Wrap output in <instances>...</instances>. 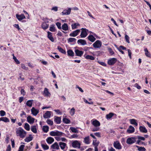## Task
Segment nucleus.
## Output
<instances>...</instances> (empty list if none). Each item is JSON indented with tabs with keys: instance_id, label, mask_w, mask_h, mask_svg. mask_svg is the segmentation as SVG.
Listing matches in <instances>:
<instances>
[{
	"instance_id": "nucleus-2",
	"label": "nucleus",
	"mask_w": 151,
	"mask_h": 151,
	"mask_svg": "<svg viewBox=\"0 0 151 151\" xmlns=\"http://www.w3.org/2000/svg\"><path fill=\"white\" fill-rule=\"evenodd\" d=\"M63 134V133L58 131H51L50 133V135L53 136H62Z\"/></svg>"
},
{
	"instance_id": "nucleus-19",
	"label": "nucleus",
	"mask_w": 151,
	"mask_h": 151,
	"mask_svg": "<svg viewBox=\"0 0 151 151\" xmlns=\"http://www.w3.org/2000/svg\"><path fill=\"white\" fill-rule=\"evenodd\" d=\"M47 33L48 38L52 42H54V40L53 37L52 36V33L49 32H48Z\"/></svg>"
},
{
	"instance_id": "nucleus-28",
	"label": "nucleus",
	"mask_w": 151,
	"mask_h": 151,
	"mask_svg": "<svg viewBox=\"0 0 151 151\" xmlns=\"http://www.w3.org/2000/svg\"><path fill=\"white\" fill-rule=\"evenodd\" d=\"M68 55L69 56H73L74 55V53L73 51L71 50H68L67 52Z\"/></svg>"
},
{
	"instance_id": "nucleus-56",
	"label": "nucleus",
	"mask_w": 151,
	"mask_h": 151,
	"mask_svg": "<svg viewBox=\"0 0 151 151\" xmlns=\"http://www.w3.org/2000/svg\"><path fill=\"white\" fill-rule=\"evenodd\" d=\"M21 67L22 68L24 69L25 70H27L28 69V68L26 67L25 65L24 64H21Z\"/></svg>"
},
{
	"instance_id": "nucleus-51",
	"label": "nucleus",
	"mask_w": 151,
	"mask_h": 151,
	"mask_svg": "<svg viewBox=\"0 0 151 151\" xmlns=\"http://www.w3.org/2000/svg\"><path fill=\"white\" fill-rule=\"evenodd\" d=\"M47 123L50 125H52L53 124V122L50 119H48L47 121Z\"/></svg>"
},
{
	"instance_id": "nucleus-1",
	"label": "nucleus",
	"mask_w": 151,
	"mask_h": 151,
	"mask_svg": "<svg viewBox=\"0 0 151 151\" xmlns=\"http://www.w3.org/2000/svg\"><path fill=\"white\" fill-rule=\"evenodd\" d=\"M17 135L21 138H24L26 136L27 132L21 127H19L16 130Z\"/></svg>"
},
{
	"instance_id": "nucleus-15",
	"label": "nucleus",
	"mask_w": 151,
	"mask_h": 151,
	"mask_svg": "<svg viewBox=\"0 0 151 151\" xmlns=\"http://www.w3.org/2000/svg\"><path fill=\"white\" fill-rule=\"evenodd\" d=\"M35 119L30 116L27 118V121L30 124H32L34 122Z\"/></svg>"
},
{
	"instance_id": "nucleus-20",
	"label": "nucleus",
	"mask_w": 151,
	"mask_h": 151,
	"mask_svg": "<svg viewBox=\"0 0 151 151\" xmlns=\"http://www.w3.org/2000/svg\"><path fill=\"white\" fill-rule=\"evenodd\" d=\"M51 147L52 149H54L59 150V146L58 143L57 142H55L54 144L52 145Z\"/></svg>"
},
{
	"instance_id": "nucleus-5",
	"label": "nucleus",
	"mask_w": 151,
	"mask_h": 151,
	"mask_svg": "<svg viewBox=\"0 0 151 151\" xmlns=\"http://www.w3.org/2000/svg\"><path fill=\"white\" fill-rule=\"evenodd\" d=\"M80 143L77 140L74 141L72 143V146L74 148H80Z\"/></svg>"
},
{
	"instance_id": "nucleus-24",
	"label": "nucleus",
	"mask_w": 151,
	"mask_h": 151,
	"mask_svg": "<svg viewBox=\"0 0 151 151\" xmlns=\"http://www.w3.org/2000/svg\"><path fill=\"white\" fill-rule=\"evenodd\" d=\"M77 42L78 44L80 43L81 45H84L86 44V41L83 40L79 39L78 40Z\"/></svg>"
},
{
	"instance_id": "nucleus-4",
	"label": "nucleus",
	"mask_w": 151,
	"mask_h": 151,
	"mask_svg": "<svg viewBox=\"0 0 151 151\" xmlns=\"http://www.w3.org/2000/svg\"><path fill=\"white\" fill-rule=\"evenodd\" d=\"M136 138L135 137H129L127 140V143L129 144H131L134 143L136 142Z\"/></svg>"
},
{
	"instance_id": "nucleus-52",
	"label": "nucleus",
	"mask_w": 151,
	"mask_h": 151,
	"mask_svg": "<svg viewBox=\"0 0 151 151\" xmlns=\"http://www.w3.org/2000/svg\"><path fill=\"white\" fill-rule=\"evenodd\" d=\"M24 145H22L20 146L19 147V149L18 151H23L24 148Z\"/></svg>"
},
{
	"instance_id": "nucleus-38",
	"label": "nucleus",
	"mask_w": 151,
	"mask_h": 151,
	"mask_svg": "<svg viewBox=\"0 0 151 151\" xmlns=\"http://www.w3.org/2000/svg\"><path fill=\"white\" fill-rule=\"evenodd\" d=\"M3 121L5 122H9V120L8 118L6 117H2L0 118V121Z\"/></svg>"
},
{
	"instance_id": "nucleus-53",
	"label": "nucleus",
	"mask_w": 151,
	"mask_h": 151,
	"mask_svg": "<svg viewBox=\"0 0 151 151\" xmlns=\"http://www.w3.org/2000/svg\"><path fill=\"white\" fill-rule=\"evenodd\" d=\"M13 59L14 60L15 62H16L17 64H19L20 63V62L14 56H13Z\"/></svg>"
},
{
	"instance_id": "nucleus-61",
	"label": "nucleus",
	"mask_w": 151,
	"mask_h": 151,
	"mask_svg": "<svg viewBox=\"0 0 151 151\" xmlns=\"http://www.w3.org/2000/svg\"><path fill=\"white\" fill-rule=\"evenodd\" d=\"M21 94H22L23 96H24L25 95L26 93L24 90L23 89H21Z\"/></svg>"
},
{
	"instance_id": "nucleus-27",
	"label": "nucleus",
	"mask_w": 151,
	"mask_h": 151,
	"mask_svg": "<svg viewBox=\"0 0 151 151\" xmlns=\"http://www.w3.org/2000/svg\"><path fill=\"white\" fill-rule=\"evenodd\" d=\"M41 26L42 29H46L48 27L49 24L46 22H43L42 23Z\"/></svg>"
},
{
	"instance_id": "nucleus-25",
	"label": "nucleus",
	"mask_w": 151,
	"mask_h": 151,
	"mask_svg": "<svg viewBox=\"0 0 151 151\" xmlns=\"http://www.w3.org/2000/svg\"><path fill=\"white\" fill-rule=\"evenodd\" d=\"M62 29L65 31H67L68 29V27L66 23H64L62 26Z\"/></svg>"
},
{
	"instance_id": "nucleus-50",
	"label": "nucleus",
	"mask_w": 151,
	"mask_h": 151,
	"mask_svg": "<svg viewBox=\"0 0 151 151\" xmlns=\"http://www.w3.org/2000/svg\"><path fill=\"white\" fill-rule=\"evenodd\" d=\"M125 38L126 40V41L128 43H130V41L129 40V36L128 35H126L125 36Z\"/></svg>"
},
{
	"instance_id": "nucleus-63",
	"label": "nucleus",
	"mask_w": 151,
	"mask_h": 151,
	"mask_svg": "<svg viewBox=\"0 0 151 151\" xmlns=\"http://www.w3.org/2000/svg\"><path fill=\"white\" fill-rule=\"evenodd\" d=\"M99 128L98 127H96V128H93L92 130V131L93 132H95L96 131H97L99 130Z\"/></svg>"
},
{
	"instance_id": "nucleus-40",
	"label": "nucleus",
	"mask_w": 151,
	"mask_h": 151,
	"mask_svg": "<svg viewBox=\"0 0 151 151\" xmlns=\"http://www.w3.org/2000/svg\"><path fill=\"white\" fill-rule=\"evenodd\" d=\"M33 100H29L26 103V105L27 106L30 107L32 106Z\"/></svg>"
},
{
	"instance_id": "nucleus-23",
	"label": "nucleus",
	"mask_w": 151,
	"mask_h": 151,
	"mask_svg": "<svg viewBox=\"0 0 151 151\" xmlns=\"http://www.w3.org/2000/svg\"><path fill=\"white\" fill-rule=\"evenodd\" d=\"M139 129L140 131L142 133H146L147 132V130L145 127L140 126L139 127Z\"/></svg>"
},
{
	"instance_id": "nucleus-21",
	"label": "nucleus",
	"mask_w": 151,
	"mask_h": 151,
	"mask_svg": "<svg viewBox=\"0 0 151 151\" xmlns=\"http://www.w3.org/2000/svg\"><path fill=\"white\" fill-rule=\"evenodd\" d=\"M51 112L50 111H47L43 115L44 118H50L51 116Z\"/></svg>"
},
{
	"instance_id": "nucleus-3",
	"label": "nucleus",
	"mask_w": 151,
	"mask_h": 151,
	"mask_svg": "<svg viewBox=\"0 0 151 151\" xmlns=\"http://www.w3.org/2000/svg\"><path fill=\"white\" fill-rule=\"evenodd\" d=\"M101 45V42L99 40H97L93 44V46L95 48H99Z\"/></svg>"
},
{
	"instance_id": "nucleus-29",
	"label": "nucleus",
	"mask_w": 151,
	"mask_h": 151,
	"mask_svg": "<svg viewBox=\"0 0 151 151\" xmlns=\"http://www.w3.org/2000/svg\"><path fill=\"white\" fill-rule=\"evenodd\" d=\"M84 56L87 60H93L94 59V58L91 55H87L86 56L85 55H84Z\"/></svg>"
},
{
	"instance_id": "nucleus-59",
	"label": "nucleus",
	"mask_w": 151,
	"mask_h": 151,
	"mask_svg": "<svg viewBox=\"0 0 151 151\" xmlns=\"http://www.w3.org/2000/svg\"><path fill=\"white\" fill-rule=\"evenodd\" d=\"M14 26L15 28L18 29L19 31H20V28L18 24H15Z\"/></svg>"
},
{
	"instance_id": "nucleus-11",
	"label": "nucleus",
	"mask_w": 151,
	"mask_h": 151,
	"mask_svg": "<svg viewBox=\"0 0 151 151\" xmlns=\"http://www.w3.org/2000/svg\"><path fill=\"white\" fill-rule=\"evenodd\" d=\"M71 11V9L68 8V9H65L61 13L63 15H68L70 14Z\"/></svg>"
},
{
	"instance_id": "nucleus-7",
	"label": "nucleus",
	"mask_w": 151,
	"mask_h": 151,
	"mask_svg": "<svg viewBox=\"0 0 151 151\" xmlns=\"http://www.w3.org/2000/svg\"><path fill=\"white\" fill-rule=\"evenodd\" d=\"M117 61V59L115 58H113L109 59L108 61V63L109 65H112L114 64Z\"/></svg>"
},
{
	"instance_id": "nucleus-45",
	"label": "nucleus",
	"mask_w": 151,
	"mask_h": 151,
	"mask_svg": "<svg viewBox=\"0 0 151 151\" xmlns=\"http://www.w3.org/2000/svg\"><path fill=\"white\" fill-rule=\"evenodd\" d=\"M63 122L65 124H69L70 122V121L68 119L66 118H63Z\"/></svg>"
},
{
	"instance_id": "nucleus-33",
	"label": "nucleus",
	"mask_w": 151,
	"mask_h": 151,
	"mask_svg": "<svg viewBox=\"0 0 151 151\" xmlns=\"http://www.w3.org/2000/svg\"><path fill=\"white\" fill-rule=\"evenodd\" d=\"M49 30L52 32H54L55 31V28L54 24L51 25L50 27Z\"/></svg>"
},
{
	"instance_id": "nucleus-6",
	"label": "nucleus",
	"mask_w": 151,
	"mask_h": 151,
	"mask_svg": "<svg viewBox=\"0 0 151 151\" xmlns=\"http://www.w3.org/2000/svg\"><path fill=\"white\" fill-rule=\"evenodd\" d=\"M113 146L115 148L118 150L121 149L122 148L121 144L118 141L114 142L113 144Z\"/></svg>"
},
{
	"instance_id": "nucleus-41",
	"label": "nucleus",
	"mask_w": 151,
	"mask_h": 151,
	"mask_svg": "<svg viewBox=\"0 0 151 151\" xmlns=\"http://www.w3.org/2000/svg\"><path fill=\"white\" fill-rule=\"evenodd\" d=\"M43 131L45 132H47L49 130V127L47 126H44L42 129Z\"/></svg>"
},
{
	"instance_id": "nucleus-36",
	"label": "nucleus",
	"mask_w": 151,
	"mask_h": 151,
	"mask_svg": "<svg viewBox=\"0 0 151 151\" xmlns=\"http://www.w3.org/2000/svg\"><path fill=\"white\" fill-rule=\"evenodd\" d=\"M78 26H80V24L78 23H75L72 24L71 25L72 29H74L77 28Z\"/></svg>"
},
{
	"instance_id": "nucleus-30",
	"label": "nucleus",
	"mask_w": 151,
	"mask_h": 151,
	"mask_svg": "<svg viewBox=\"0 0 151 151\" xmlns=\"http://www.w3.org/2000/svg\"><path fill=\"white\" fill-rule=\"evenodd\" d=\"M114 114L113 113H110L109 114L106 115V118L107 119H110Z\"/></svg>"
},
{
	"instance_id": "nucleus-49",
	"label": "nucleus",
	"mask_w": 151,
	"mask_h": 151,
	"mask_svg": "<svg viewBox=\"0 0 151 151\" xmlns=\"http://www.w3.org/2000/svg\"><path fill=\"white\" fill-rule=\"evenodd\" d=\"M42 147L45 150H47L49 149V146L46 145L42 144Z\"/></svg>"
},
{
	"instance_id": "nucleus-62",
	"label": "nucleus",
	"mask_w": 151,
	"mask_h": 151,
	"mask_svg": "<svg viewBox=\"0 0 151 151\" xmlns=\"http://www.w3.org/2000/svg\"><path fill=\"white\" fill-rule=\"evenodd\" d=\"M54 111L56 112L58 114H62V112L60 111L58 109L54 110Z\"/></svg>"
},
{
	"instance_id": "nucleus-39",
	"label": "nucleus",
	"mask_w": 151,
	"mask_h": 151,
	"mask_svg": "<svg viewBox=\"0 0 151 151\" xmlns=\"http://www.w3.org/2000/svg\"><path fill=\"white\" fill-rule=\"evenodd\" d=\"M54 121L57 124H59L61 122V118L60 117H57L55 118Z\"/></svg>"
},
{
	"instance_id": "nucleus-14",
	"label": "nucleus",
	"mask_w": 151,
	"mask_h": 151,
	"mask_svg": "<svg viewBox=\"0 0 151 151\" xmlns=\"http://www.w3.org/2000/svg\"><path fill=\"white\" fill-rule=\"evenodd\" d=\"M31 111L32 114L35 116L37 115L39 112V110L38 109H35L34 107L32 108Z\"/></svg>"
},
{
	"instance_id": "nucleus-26",
	"label": "nucleus",
	"mask_w": 151,
	"mask_h": 151,
	"mask_svg": "<svg viewBox=\"0 0 151 151\" xmlns=\"http://www.w3.org/2000/svg\"><path fill=\"white\" fill-rule=\"evenodd\" d=\"M88 39L90 41L93 42L96 40V38L92 35H90L88 37Z\"/></svg>"
},
{
	"instance_id": "nucleus-22",
	"label": "nucleus",
	"mask_w": 151,
	"mask_h": 151,
	"mask_svg": "<svg viewBox=\"0 0 151 151\" xmlns=\"http://www.w3.org/2000/svg\"><path fill=\"white\" fill-rule=\"evenodd\" d=\"M46 140L48 144H51L54 141V139L51 137H49Z\"/></svg>"
},
{
	"instance_id": "nucleus-48",
	"label": "nucleus",
	"mask_w": 151,
	"mask_h": 151,
	"mask_svg": "<svg viewBox=\"0 0 151 151\" xmlns=\"http://www.w3.org/2000/svg\"><path fill=\"white\" fill-rule=\"evenodd\" d=\"M24 127L27 131H29L30 130L29 125L27 123H26L25 124Z\"/></svg>"
},
{
	"instance_id": "nucleus-9",
	"label": "nucleus",
	"mask_w": 151,
	"mask_h": 151,
	"mask_svg": "<svg viewBox=\"0 0 151 151\" xmlns=\"http://www.w3.org/2000/svg\"><path fill=\"white\" fill-rule=\"evenodd\" d=\"M80 32V29H77L75 31H74L73 32L70 33L69 35L71 37H75L77 36Z\"/></svg>"
},
{
	"instance_id": "nucleus-31",
	"label": "nucleus",
	"mask_w": 151,
	"mask_h": 151,
	"mask_svg": "<svg viewBox=\"0 0 151 151\" xmlns=\"http://www.w3.org/2000/svg\"><path fill=\"white\" fill-rule=\"evenodd\" d=\"M144 51L145 52V54L146 56L150 58L151 54L149 52L147 49V48L145 49Z\"/></svg>"
},
{
	"instance_id": "nucleus-16",
	"label": "nucleus",
	"mask_w": 151,
	"mask_h": 151,
	"mask_svg": "<svg viewBox=\"0 0 151 151\" xmlns=\"http://www.w3.org/2000/svg\"><path fill=\"white\" fill-rule=\"evenodd\" d=\"M33 138L32 135L31 134H30L29 135V137H27L24 139V141L28 142L32 141Z\"/></svg>"
},
{
	"instance_id": "nucleus-8",
	"label": "nucleus",
	"mask_w": 151,
	"mask_h": 151,
	"mask_svg": "<svg viewBox=\"0 0 151 151\" xmlns=\"http://www.w3.org/2000/svg\"><path fill=\"white\" fill-rule=\"evenodd\" d=\"M82 31L81 32L80 36L81 38H84L86 37L87 35V33L86 29L82 28L81 29Z\"/></svg>"
},
{
	"instance_id": "nucleus-46",
	"label": "nucleus",
	"mask_w": 151,
	"mask_h": 151,
	"mask_svg": "<svg viewBox=\"0 0 151 151\" xmlns=\"http://www.w3.org/2000/svg\"><path fill=\"white\" fill-rule=\"evenodd\" d=\"M75 109L74 108H73V107L72 108L70 109V114L71 116H73L74 114L75 113Z\"/></svg>"
},
{
	"instance_id": "nucleus-18",
	"label": "nucleus",
	"mask_w": 151,
	"mask_h": 151,
	"mask_svg": "<svg viewBox=\"0 0 151 151\" xmlns=\"http://www.w3.org/2000/svg\"><path fill=\"white\" fill-rule=\"evenodd\" d=\"M16 16L17 18L19 21H21L25 18V17L23 14H22L20 15L16 14Z\"/></svg>"
},
{
	"instance_id": "nucleus-44",
	"label": "nucleus",
	"mask_w": 151,
	"mask_h": 151,
	"mask_svg": "<svg viewBox=\"0 0 151 151\" xmlns=\"http://www.w3.org/2000/svg\"><path fill=\"white\" fill-rule=\"evenodd\" d=\"M70 129L73 132L77 133L78 132V130H77L76 129L73 127H70Z\"/></svg>"
},
{
	"instance_id": "nucleus-32",
	"label": "nucleus",
	"mask_w": 151,
	"mask_h": 151,
	"mask_svg": "<svg viewBox=\"0 0 151 151\" xmlns=\"http://www.w3.org/2000/svg\"><path fill=\"white\" fill-rule=\"evenodd\" d=\"M59 144L61 149L62 150L64 149L66 145V143L63 142H60Z\"/></svg>"
},
{
	"instance_id": "nucleus-17",
	"label": "nucleus",
	"mask_w": 151,
	"mask_h": 151,
	"mask_svg": "<svg viewBox=\"0 0 151 151\" xmlns=\"http://www.w3.org/2000/svg\"><path fill=\"white\" fill-rule=\"evenodd\" d=\"M135 129L132 126H130L127 130V132L129 133H132L134 132Z\"/></svg>"
},
{
	"instance_id": "nucleus-37",
	"label": "nucleus",
	"mask_w": 151,
	"mask_h": 151,
	"mask_svg": "<svg viewBox=\"0 0 151 151\" xmlns=\"http://www.w3.org/2000/svg\"><path fill=\"white\" fill-rule=\"evenodd\" d=\"M31 131L34 133H37V130L36 127L35 126H32L31 127Z\"/></svg>"
},
{
	"instance_id": "nucleus-13",
	"label": "nucleus",
	"mask_w": 151,
	"mask_h": 151,
	"mask_svg": "<svg viewBox=\"0 0 151 151\" xmlns=\"http://www.w3.org/2000/svg\"><path fill=\"white\" fill-rule=\"evenodd\" d=\"M92 124L96 127H98L100 126V122L97 120H93L92 122Z\"/></svg>"
},
{
	"instance_id": "nucleus-55",
	"label": "nucleus",
	"mask_w": 151,
	"mask_h": 151,
	"mask_svg": "<svg viewBox=\"0 0 151 151\" xmlns=\"http://www.w3.org/2000/svg\"><path fill=\"white\" fill-rule=\"evenodd\" d=\"M0 113L1 116H4L6 114L5 111L3 110H1L0 111Z\"/></svg>"
},
{
	"instance_id": "nucleus-57",
	"label": "nucleus",
	"mask_w": 151,
	"mask_h": 151,
	"mask_svg": "<svg viewBox=\"0 0 151 151\" xmlns=\"http://www.w3.org/2000/svg\"><path fill=\"white\" fill-rule=\"evenodd\" d=\"M134 86L138 89H140L141 88L140 86H139L137 83H136L135 84Z\"/></svg>"
},
{
	"instance_id": "nucleus-60",
	"label": "nucleus",
	"mask_w": 151,
	"mask_h": 151,
	"mask_svg": "<svg viewBox=\"0 0 151 151\" xmlns=\"http://www.w3.org/2000/svg\"><path fill=\"white\" fill-rule=\"evenodd\" d=\"M128 53V55L129 57L130 58H131V50L129 49L127 50Z\"/></svg>"
},
{
	"instance_id": "nucleus-12",
	"label": "nucleus",
	"mask_w": 151,
	"mask_h": 151,
	"mask_svg": "<svg viewBox=\"0 0 151 151\" xmlns=\"http://www.w3.org/2000/svg\"><path fill=\"white\" fill-rule=\"evenodd\" d=\"M75 52L76 56L79 57H81L83 53V52L80 51L78 49H76Z\"/></svg>"
},
{
	"instance_id": "nucleus-35",
	"label": "nucleus",
	"mask_w": 151,
	"mask_h": 151,
	"mask_svg": "<svg viewBox=\"0 0 151 151\" xmlns=\"http://www.w3.org/2000/svg\"><path fill=\"white\" fill-rule=\"evenodd\" d=\"M130 123L131 124H134L136 126H137L138 124L136 122V120L134 119H132L130 120Z\"/></svg>"
},
{
	"instance_id": "nucleus-43",
	"label": "nucleus",
	"mask_w": 151,
	"mask_h": 151,
	"mask_svg": "<svg viewBox=\"0 0 151 151\" xmlns=\"http://www.w3.org/2000/svg\"><path fill=\"white\" fill-rule=\"evenodd\" d=\"M136 147L138 148V150L139 151H145L146 149L144 147H139L136 146Z\"/></svg>"
},
{
	"instance_id": "nucleus-34",
	"label": "nucleus",
	"mask_w": 151,
	"mask_h": 151,
	"mask_svg": "<svg viewBox=\"0 0 151 151\" xmlns=\"http://www.w3.org/2000/svg\"><path fill=\"white\" fill-rule=\"evenodd\" d=\"M58 49L60 52L64 54H66V51L59 46L58 47Z\"/></svg>"
},
{
	"instance_id": "nucleus-58",
	"label": "nucleus",
	"mask_w": 151,
	"mask_h": 151,
	"mask_svg": "<svg viewBox=\"0 0 151 151\" xmlns=\"http://www.w3.org/2000/svg\"><path fill=\"white\" fill-rule=\"evenodd\" d=\"M108 49L109 51V52L111 54V55H112L114 54V52L112 50V49L111 48H108Z\"/></svg>"
},
{
	"instance_id": "nucleus-42",
	"label": "nucleus",
	"mask_w": 151,
	"mask_h": 151,
	"mask_svg": "<svg viewBox=\"0 0 151 151\" xmlns=\"http://www.w3.org/2000/svg\"><path fill=\"white\" fill-rule=\"evenodd\" d=\"M89 137L88 136L85 137L84 139V142L87 144H88L90 143L89 142Z\"/></svg>"
},
{
	"instance_id": "nucleus-54",
	"label": "nucleus",
	"mask_w": 151,
	"mask_h": 151,
	"mask_svg": "<svg viewBox=\"0 0 151 151\" xmlns=\"http://www.w3.org/2000/svg\"><path fill=\"white\" fill-rule=\"evenodd\" d=\"M56 24L58 28L59 29H61V24L60 22H58L56 23Z\"/></svg>"
},
{
	"instance_id": "nucleus-10",
	"label": "nucleus",
	"mask_w": 151,
	"mask_h": 151,
	"mask_svg": "<svg viewBox=\"0 0 151 151\" xmlns=\"http://www.w3.org/2000/svg\"><path fill=\"white\" fill-rule=\"evenodd\" d=\"M43 95L45 96L50 97V96L51 94L50 92H49L48 89L47 88H44V90L43 93Z\"/></svg>"
},
{
	"instance_id": "nucleus-47",
	"label": "nucleus",
	"mask_w": 151,
	"mask_h": 151,
	"mask_svg": "<svg viewBox=\"0 0 151 151\" xmlns=\"http://www.w3.org/2000/svg\"><path fill=\"white\" fill-rule=\"evenodd\" d=\"M68 42H75L76 39L74 38H70L68 39Z\"/></svg>"
},
{
	"instance_id": "nucleus-64",
	"label": "nucleus",
	"mask_w": 151,
	"mask_h": 151,
	"mask_svg": "<svg viewBox=\"0 0 151 151\" xmlns=\"http://www.w3.org/2000/svg\"><path fill=\"white\" fill-rule=\"evenodd\" d=\"M11 147L10 145H9L6 149V151H11Z\"/></svg>"
}]
</instances>
